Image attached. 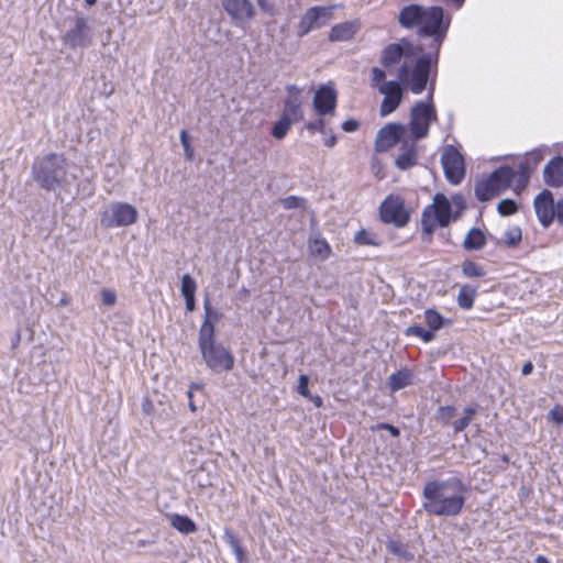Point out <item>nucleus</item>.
I'll return each instance as SVG.
<instances>
[{
	"label": "nucleus",
	"mask_w": 563,
	"mask_h": 563,
	"mask_svg": "<svg viewBox=\"0 0 563 563\" xmlns=\"http://www.w3.org/2000/svg\"><path fill=\"white\" fill-rule=\"evenodd\" d=\"M405 125L401 123H387L376 135L375 148L377 152H386L396 145L402 137Z\"/></svg>",
	"instance_id": "16"
},
{
	"label": "nucleus",
	"mask_w": 563,
	"mask_h": 563,
	"mask_svg": "<svg viewBox=\"0 0 563 563\" xmlns=\"http://www.w3.org/2000/svg\"><path fill=\"white\" fill-rule=\"evenodd\" d=\"M478 405L467 406L463 408L462 416L454 420L453 431L455 434L463 432L474 420L477 413Z\"/></svg>",
	"instance_id": "31"
},
{
	"label": "nucleus",
	"mask_w": 563,
	"mask_h": 563,
	"mask_svg": "<svg viewBox=\"0 0 563 563\" xmlns=\"http://www.w3.org/2000/svg\"><path fill=\"white\" fill-rule=\"evenodd\" d=\"M406 336H418L420 338L424 343L432 342L435 339V334L432 333L429 329L426 330L423 327L413 324L408 327L405 330Z\"/></svg>",
	"instance_id": "39"
},
{
	"label": "nucleus",
	"mask_w": 563,
	"mask_h": 563,
	"mask_svg": "<svg viewBox=\"0 0 563 563\" xmlns=\"http://www.w3.org/2000/svg\"><path fill=\"white\" fill-rule=\"evenodd\" d=\"M378 91L384 95L380 104V115L387 117L397 110L402 101L404 88L397 80H389L378 87Z\"/></svg>",
	"instance_id": "14"
},
{
	"label": "nucleus",
	"mask_w": 563,
	"mask_h": 563,
	"mask_svg": "<svg viewBox=\"0 0 563 563\" xmlns=\"http://www.w3.org/2000/svg\"><path fill=\"white\" fill-rule=\"evenodd\" d=\"M534 561H536V563H551V562L548 560V558H545L544 555H541V554H540V555H538V556L536 558V560H534Z\"/></svg>",
	"instance_id": "63"
},
{
	"label": "nucleus",
	"mask_w": 563,
	"mask_h": 563,
	"mask_svg": "<svg viewBox=\"0 0 563 563\" xmlns=\"http://www.w3.org/2000/svg\"><path fill=\"white\" fill-rule=\"evenodd\" d=\"M185 299V306H186V310L191 312L196 309V297L195 296H188V297H184Z\"/></svg>",
	"instance_id": "58"
},
{
	"label": "nucleus",
	"mask_w": 563,
	"mask_h": 563,
	"mask_svg": "<svg viewBox=\"0 0 563 563\" xmlns=\"http://www.w3.org/2000/svg\"><path fill=\"white\" fill-rule=\"evenodd\" d=\"M373 430H386L390 433L393 438H398L400 435V430L397 427L387 422L377 423L376 427L373 428Z\"/></svg>",
	"instance_id": "50"
},
{
	"label": "nucleus",
	"mask_w": 563,
	"mask_h": 563,
	"mask_svg": "<svg viewBox=\"0 0 563 563\" xmlns=\"http://www.w3.org/2000/svg\"><path fill=\"white\" fill-rule=\"evenodd\" d=\"M424 321L432 333L451 324V320L445 319L440 312L431 308L424 311Z\"/></svg>",
	"instance_id": "32"
},
{
	"label": "nucleus",
	"mask_w": 563,
	"mask_h": 563,
	"mask_svg": "<svg viewBox=\"0 0 563 563\" xmlns=\"http://www.w3.org/2000/svg\"><path fill=\"white\" fill-rule=\"evenodd\" d=\"M336 144V136L332 134L330 137L324 140V145L327 147H333Z\"/></svg>",
	"instance_id": "60"
},
{
	"label": "nucleus",
	"mask_w": 563,
	"mask_h": 563,
	"mask_svg": "<svg viewBox=\"0 0 563 563\" xmlns=\"http://www.w3.org/2000/svg\"><path fill=\"white\" fill-rule=\"evenodd\" d=\"M451 203H453L456 207L457 211L455 213L457 214L465 209V201L461 195L453 196Z\"/></svg>",
	"instance_id": "57"
},
{
	"label": "nucleus",
	"mask_w": 563,
	"mask_h": 563,
	"mask_svg": "<svg viewBox=\"0 0 563 563\" xmlns=\"http://www.w3.org/2000/svg\"><path fill=\"white\" fill-rule=\"evenodd\" d=\"M426 8L423 5L411 3L404 7L398 14V23L402 29L412 30L421 27L423 18L426 16Z\"/></svg>",
	"instance_id": "19"
},
{
	"label": "nucleus",
	"mask_w": 563,
	"mask_h": 563,
	"mask_svg": "<svg viewBox=\"0 0 563 563\" xmlns=\"http://www.w3.org/2000/svg\"><path fill=\"white\" fill-rule=\"evenodd\" d=\"M533 368L534 366L532 362L528 361L522 365L521 373L525 376L530 375L533 372Z\"/></svg>",
	"instance_id": "59"
},
{
	"label": "nucleus",
	"mask_w": 563,
	"mask_h": 563,
	"mask_svg": "<svg viewBox=\"0 0 563 563\" xmlns=\"http://www.w3.org/2000/svg\"><path fill=\"white\" fill-rule=\"evenodd\" d=\"M257 5L264 13H267L269 16H274L276 14L275 0H257Z\"/></svg>",
	"instance_id": "47"
},
{
	"label": "nucleus",
	"mask_w": 563,
	"mask_h": 563,
	"mask_svg": "<svg viewBox=\"0 0 563 563\" xmlns=\"http://www.w3.org/2000/svg\"><path fill=\"white\" fill-rule=\"evenodd\" d=\"M416 54L415 46L407 40L388 44L382 52L380 64L389 68L398 64L402 57H410Z\"/></svg>",
	"instance_id": "15"
},
{
	"label": "nucleus",
	"mask_w": 563,
	"mask_h": 563,
	"mask_svg": "<svg viewBox=\"0 0 563 563\" xmlns=\"http://www.w3.org/2000/svg\"><path fill=\"white\" fill-rule=\"evenodd\" d=\"M434 79L431 80L428 100L417 101L410 110L409 128L415 141L421 140L429 134L430 124L437 121V110L433 104Z\"/></svg>",
	"instance_id": "4"
},
{
	"label": "nucleus",
	"mask_w": 563,
	"mask_h": 563,
	"mask_svg": "<svg viewBox=\"0 0 563 563\" xmlns=\"http://www.w3.org/2000/svg\"><path fill=\"white\" fill-rule=\"evenodd\" d=\"M441 164L446 180L459 185L465 177V164L462 154L453 145H446L441 155Z\"/></svg>",
	"instance_id": "11"
},
{
	"label": "nucleus",
	"mask_w": 563,
	"mask_h": 563,
	"mask_svg": "<svg viewBox=\"0 0 563 563\" xmlns=\"http://www.w3.org/2000/svg\"><path fill=\"white\" fill-rule=\"evenodd\" d=\"M515 177H516V172L511 167L504 165V166L496 168L489 175L488 179H489V183L493 184V186L495 187L497 192L500 194V191L510 187Z\"/></svg>",
	"instance_id": "24"
},
{
	"label": "nucleus",
	"mask_w": 563,
	"mask_h": 563,
	"mask_svg": "<svg viewBox=\"0 0 563 563\" xmlns=\"http://www.w3.org/2000/svg\"><path fill=\"white\" fill-rule=\"evenodd\" d=\"M522 239L521 229L519 227H511L505 232L504 244L508 247H516Z\"/></svg>",
	"instance_id": "41"
},
{
	"label": "nucleus",
	"mask_w": 563,
	"mask_h": 563,
	"mask_svg": "<svg viewBox=\"0 0 563 563\" xmlns=\"http://www.w3.org/2000/svg\"><path fill=\"white\" fill-rule=\"evenodd\" d=\"M67 158L59 153H48L36 157L31 168L34 181L46 191H56L67 185Z\"/></svg>",
	"instance_id": "2"
},
{
	"label": "nucleus",
	"mask_w": 563,
	"mask_h": 563,
	"mask_svg": "<svg viewBox=\"0 0 563 563\" xmlns=\"http://www.w3.org/2000/svg\"><path fill=\"white\" fill-rule=\"evenodd\" d=\"M333 7H312L306 11L298 24V35L305 36L313 29L324 25L332 16Z\"/></svg>",
	"instance_id": "13"
},
{
	"label": "nucleus",
	"mask_w": 563,
	"mask_h": 563,
	"mask_svg": "<svg viewBox=\"0 0 563 563\" xmlns=\"http://www.w3.org/2000/svg\"><path fill=\"white\" fill-rule=\"evenodd\" d=\"M497 211L503 217L512 216L518 211V205L512 199H503L497 205Z\"/></svg>",
	"instance_id": "43"
},
{
	"label": "nucleus",
	"mask_w": 563,
	"mask_h": 563,
	"mask_svg": "<svg viewBox=\"0 0 563 563\" xmlns=\"http://www.w3.org/2000/svg\"><path fill=\"white\" fill-rule=\"evenodd\" d=\"M533 207L540 224L544 229L550 228L555 219L556 201L554 200L553 192L549 189H543L534 197Z\"/></svg>",
	"instance_id": "12"
},
{
	"label": "nucleus",
	"mask_w": 563,
	"mask_h": 563,
	"mask_svg": "<svg viewBox=\"0 0 563 563\" xmlns=\"http://www.w3.org/2000/svg\"><path fill=\"white\" fill-rule=\"evenodd\" d=\"M379 218L384 223L404 228L410 220V213L400 196L389 195L379 206Z\"/></svg>",
	"instance_id": "9"
},
{
	"label": "nucleus",
	"mask_w": 563,
	"mask_h": 563,
	"mask_svg": "<svg viewBox=\"0 0 563 563\" xmlns=\"http://www.w3.org/2000/svg\"><path fill=\"white\" fill-rule=\"evenodd\" d=\"M465 0H452V2L460 9L464 4Z\"/></svg>",
	"instance_id": "64"
},
{
	"label": "nucleus",
	"mask_w": 563,
	"mask_h": 563,
	"mask_svg": "<svg viewBox=\"0 0 563 563\" xmlns=\"http://www.w3.org/2000/svg\"><path fill=\"white\" fill-rule=\"evenodd\" d=\"M305 203V199L297 196H288L282 199V205L285 209H297L301 208Z\"/></svg>",
	"instance_id": "44"
},
{
	"label": "nucleus",
	"mask_w": 563,
	"mask_h": 563,
	"mask_svg": "<svg viewBox=\"0 0 563 563\" xmlns=\"http://www.w3.org/2000/svg\"><path fill=\"white\" fill-rule=\"evenodd\" d=\"M388 553L397 556L404 562L415 560V554L409 550V545L397 539H388L385 543Z\"/></svg>",
	"instance_id": "27"
},
{
	"label": "nucleus",
	"mask_w": 563,
	"mask_h": 563,
	"mask_svg": "<svg viewBox=\"0 0 563 563\" xmlns=\"http://www.w3.org/2000/svg\"><path fill=\"white\" fill-rule=\"evenodd\" d=\"M550 415H551V418L554 422L559 423V424H563V406H555L551 411H550Z\"/></svg>",
	"instance_id": "54"
},
{
	"label": "nucleus",
	"mask_w": 563,
	"mask_h": 563,
	"mask_svg": "<svg viewBox=\"0 0 563 563\" xmlns=\"http://www.w3.org/2000/svg\"><path fill=\"white\" fill-rule=\"evenodd\" d=\"M223 539L232 549L238 563H249L245 550L243 549L240 540L235 537L234 532L231 529L224 530Z\"/></svg>",
	"instance_id": "29"
},
{
	"label": "nucleus",
	"mask_w": 563,
	"mask_h": 563,
	"mask_svg": "<svg viewBox=\"0 0 563 563\" xmlns=\"http://www.w3.org/2000/svg\"><path fill=\"white\" fill-rule=\"evenodd\" d=\"M554 220H556V222L563 227V197L556 200Z\"/></svg>",
	"instance_id": "56"
},
{
	"label": "nucleus",
	"mask_w": 563,
	"mask_h": 563,
	"mask_svg": "<svg viewBox=\"0 0 563 563\" xmlns=\"http://www.w3.org/2000/svg\"><path fill=\"white\" fill-rule=\"evenodd\" d=\"M467 485L459 477L428 482L422 489V508L431 516L456 517L466 501Z\"/></svg>",
	"instance_id": "1"
},
{
	"label": "nucleus",
	"mask_w": 563,
	"mask_h": 563,
	"mask_svg": "<svg viewBox=\"0 0 563 563\" xmlns=\"http://www.w3.org/2000/svg\"><path fill=\"white\" fill-rule=\"evenodd\" d=\"M221 3L235 25H242L255 15V8L250 0H222Z\"/></svg>",
	"instance_id": "17"
},
{
	"label": "nucleus",
	"mask_w": 563,
	"mask_h": 563,
	"mask_svg": "<svg viewBox=\"0 0 563 563\" xmlns=\"http://www.w3.org/2000/svg\"><path fill=\"white\" fill-rule=\"evenodd\" d=\"M462 273L467 278H478L486 275L484 267L471 260H465L462 263Z\"/></svg>",
	"instance_id": "38"
},
{
	"label": "nucleus",
	"mask_w": 563,
	"mask_h": 563,
	"mask_svg": "<svg viewBox=\"0 0 563 563\" xmlns=\"http://www.w3.org/2000/svg\"><path fill=\"white\" fill-rule=\"evenodd\" d=\"M457 219V213H453L452 203L444 194L438 192L433 197V202L423 209L421 216V225L424 231H434L437 225L448 227L452 220Z\"/></svg>",
	"instance_id": "7"
},
{
	"label": "nucleus",
	"mask_w": 563,
	"mask_h": 563,
	"mask_svg": "<svg viewBox=\"0 0 563 563\" xmlns=\"http://www.w3.org/2000/svg\"><path fill=\"white\" fill-rule=\"evenodd\" d=\"M487 239L483 230L479 228H472L463 241L465 251H479L486 245Z\"/></svg>",
	"instance_id": "26"
},
{
	"label": "nucleus",
	"mask_w": 563,
	"mask_h": 563,
	"mask_svg": "<svg viewBox=\"0 0 563 563\" xmlns=\"http://www.w3.org/2000/svg\"><path fill=\"white\" fill-rule=\"evenodd\" d=\"M533 170V166L530 165L529 161H523L518 164L517 175V185L519 187H525L530 179V174Z\"/></svg>",
	"instance_id": "40"
},
{
	"label": "nucleus",
	"mask_w": 563,
	"mask_h": 563,
	"mask_svg": "<svg viewBox=\"0 0 563 563\" xmlns=\"http://www.w3.org/2000/svg\"><path fill=\"white\" fill-rule=\"evenodd\" d=\"M196 290H197L196 280L189 274L183 275L181 287H180L183 297L195 296Z\"/></svg>",
	"instance_id": "42"
},
{
	"label": "nucleus",
	"mask_w": 563,
	"mask_h": 563,
	"mask_svg": "<svg viewBox=\"0 0 563 563\" xmlns=\"http://www.w3.org/2000/svg\"><path fill=\"white\" fill-rule=\"evenodd\" d=\"M137 210L128 202H112L101 213L100 223L104 228L128 227L137 221Z\"/></svg>",
	"instance_id": "8"
},
{
	"label": "nucleus",
	"mask_w": 563,
	"mask_h": 563,
	"mask_svg": "<svg viewBox=\"0 0 563 563\" xmlns=\"http://www.w3.org/2000/svg\"><path fill=\"white\" fill-rule=\"evenodd\" d=\"M543 159V154L541 151L534 150L527 154V157L525 161H529L530 165L533 166V168Z\"/></svg>",
	"instance_id": "52"
},
{
	"label": "nucleus",
	"mask_w": 563,
	"mask_h": 563,
	"mask_svg": "<svg viewBox=\"0 0 563 563\" xmlns=\"http://www.w3.org/2000/svg\"><path fill=\"white\" fill-rule=\"evenodd\" d=\"M180 143L185 152V156L188 161H191L194 157V150L189 142L188 132L186 130H183L180 132Z\"/></svg>",
	"instance_id": "45"
},
{
	"label": "nucleus",
	"mask_w": 563,
	"mask_h": 563,
	"mask_svg": "<svg viewBox=\"0 0 563 563\" xmlns=\"http://www.w3.org/2000/svg\"><path fill=\"white\" fill-rule=\"evenodd\" d=\"M92 38L93 31L89 20L82 14H76L73 25L63 36V42L71 48L88 47L92 43Z\"/></svg>",
	"instance_id": "10"
},
{
	"label": "nucleus",
	"mask_w": 563,
	"mask_h": 563,
	"mask_svg": "<svg viewBox=\"0 0 563 563\" xmlns=\"http://www.w3.org/2000/svg\"><path fill=\"white\" fill-rule=\"evenodd\" d=\"M499 195L492 183H489V179L486 178L482 181H478L475 185V197L479 201H488L493 197Z\"/></svg>",
	"instance_id": "35"
},
{
	"label": "nucleus",
	"mask_w": 563,
	"mask_h": 563,
	"mask_svg": "<svg viewBox=\"0 0 563 563\" xmlns=\"http://www.w3.org/2000/svg\"><path fill=\"white\" fill-rule=\"evenodd\" d=\"M358 128H360V123H358V121H356L354 119L345 120L342 123V129L345 132H355L356 130H358Z\"/></svg>",
	"instance_id": "55"
},
{
	"label": "nucleus",
	"mask_w": 563,
	"mask_h": 563,
	"mask_svg": "<svg viewBox=\"0 0 563 563\" xmlns=\"http://www.w3.org/2000/svg\"><path fill=\"white\" fill-rule=\"evenodd\" d=\"M455 416L456 408L454 406H439L434 412V420L442 427H451L453 429V418Z\"/></svg>",
	"instance_id": "34"
},
{
	"label": "nucleus",
	"mask_w": 563,
	"mask_h": 563,
	"mask_svg": "<svg viewBox=\"0 0 563 563\" xmlns=\"http://www.w3.org/2000/svg\"><path fill=\"white\" fill-rule=\"evenodd\" d=\"M101 299L104 306L112 307L117 302V294L114 290L111 289H102Z\"/></svg>",
	"instance_id": "49"
},
{
	"label": "nucleus",
	"mask_w": 563,
	"mask_h": 563,
	"mask_svg": "<svg viewBox=\"0 0 563 563\" xmlns=\"http://www.w3.org/2000/svg\"><path fill=\"white\" fill-rule=\"evenodd\" d=\"M434 231H424L422 229V241L423 242H427V243H430L432 241V234H433Z\"/></svg>",
	"instance_id": "61"
},
{
	"label": "nucleus",
	"mask_w": 563,
	"mask_h": 563,
	"mask_svg": "<svg viewBox=\"0 0 563 563\" xmlns=\"http://www.w3.org/2000/svg\"><path fill=\"white\" fill-rule=\"evenodd\" d=\"M306 128L311 133H314L317 131L323 133L324 132V120L318 119L316 121H311V122L307 123Z\"/></svg>",
	"instance_id": "53"
},
{
	"label": "nucleus",
	"mask_w": 563,
	"mask_h": 563,
	"mask_svg": "<svg viewBox=\"0 0 563 563\" xmlns=\"http://www.w3.org/2000/svg\"><path fill=\"white\" fill-rule=\"evenodd\" d=\"M354 35V26L352 23L344 22L334 25L329 34V40L331 42H338V41H347L352 38Z\"/></svg>",
	"instance_id": "33"
},
{
	"label": "nucleus",
	"mask_w": 563,
	"mask_h": 563,
	"mask_svg": "<svg viewBox=\"0 0 563 563\" xmlns=\"http://www.w3.org/2000/svg\"><path fill=\"white\" fill-rule=\"evenodd\" d=\"M308 398H309V399H311V400L313 401V404H314V406H316L317 408H320V407L322 406V399H321V397H320V396H311V395H310V397H308Z\"/></svg>",
	"instance_id": "62"
},
{
	"label": "nucleus",
	"mask_w": 563,
	"mask_h": 563,
	"mask_svg": "<svg viewBox=\"0 0 563 563\" xmlns=\"http://www.w3.org/2000/svg\"><path fill=\"white\" fill-rule=\"evenodd\" d=\"M170 526L184 534L194 533L198 530L196 522L186 515L170 514L167 516Z\"/></svg>",
	"instance_id": "28"
},
{
	"label": "nucleus",
	"mask_w": 563,
	"mask_h": 563,
	"mask_svg": "<svg viewBox=\"0 0 563 563\" xmlns=\"http://www.w3.org/2000/svg\"><path fill=\"white\" fill-rule=\"evenodd\" d=\"M477 295V288L473 287L471 285H463L461 286L456 302L457 306L463 310H470L474 306V300Z\"/></svg>",
	"instance_id": "30"
},
{
	"label": "nucleus",
	"mask_w": 563,
	"mask_h": 563,
	"mask_svg": "<svg viewBox=\"0 0 563 563\" xmlns=\"http://www.w3.org/2000/svg\"><path fill=\"white\" fill-rule=\"evenodd\" d=\"M198 345L207 367L212 372L220 374L233 368V354L216 342V335L198 336Z\"/></svg>",
	"instance_id": "5"
},
{
	"label": "nucleus",
	"mask_w": 563,
	"mask_h": 563,
	"mask_svg": "<svg viewBox=\"0 0 563 563\" xmlns=\"http://www.w3.org/2000/svg\"><path fill=\"white\" fill-rule=\"evenodd\" d=\"M426 16L421 27L418 30L420 36L432 37V46L434 52L439 53V49L446 36L450 27L451 16L445 15L444 10L440 5H432L426 8Z\"/></svg>",
	"instance_id": "6"
},
{
	"label": "nucleus",
	"mask_w": 563,
	"mask_h": 563,
	"mask_svg": "<svg viewBox=\"0 0 563 563\" xmlns=\"http://www.w3.org/2000/svg\"><path fill=\"white\" fill-rule=\"evenodd\" d=\"M336 91L329 85L320 86L313 97V108L319 115H327L334 112L336 107Z\"/></svg>",
	"instance_id": "18"
},
{
	"label": "nucleus",
	"mask_w": 563,
	"mask_h": 563,
	"mask_svg": "<svg viewBox=\"0 0 563 563\" xmlns=\"http://www.w3.org/2000/svg\"><path fill=\"white\" fill-rule=\"evenodd\" d=\"M371 75H372L371 79H372L373 86H376L377 84L383 82L386 78L385 71L378 67H373L371 70Z\"/></svg>",
	"instance_id": "51"
},
{
	"label": "nucleus",
	"mask_w": 563,
	"mask_h": 563,
	"mask_svg": "<svg viewBox=\"0 0 563 563\" xmlns=\"http://www.w3.org/2000/svg\"><path fill=\"white\" fill-rule=\"evenodd\" d=\"M292 123H295V121H292L291 119L280 115L279 120L273 124L271 131L272 135L276 140H283L287 135Z\"/></svg>",
	"instance_id": "36"
},
{
	"label": "nucleus",
	"mask_w": 563,
	"mask_h": 563,
	"mask_svg": "<svg viewBox=\"0 0 563 563\" xmlns=\"http://www.w3.org/2000/svg\"><path fill=\"white\" fill-rule=\"evenodd\" d=\"M439 53L422 54L417 58L413 67L404 63L398 70V80L401 86L407 87L413 95H420L432 79L435 80Z\"/></svg>",
	"instance_id": "3"
},
{
	"label": "nucleus",
	"mask_w": 563,
	"mask_h": 563,
	"mask_svg": "<svg viewBox=\"0 0 563 563\" xmlns=\"http://www.w3.org/2000/svg\"><path fill=\"white\" fill-rule=\"evenodd\" d=\"M286 90L288 92V97L285 100V107L282 115L298 122L303 118V112L301 110L300 90L295 85L287 86Z\"/></svg>",
	"instance_id": "20"
},
{
	"label": "nucleus",
	"mask_w": 563,
	"mask_h": 563,
	"mask_svg": "<svg viewBox=\"0 0 563 563\" xmlns=\"http://www.w3.org/2000/svg\"><path fill=\"white\" fill-rule=\"evenodd\" d=\"M298 394L302 397H310L309 391V377L305 374H301L298 378Z\"/></svg>",
	"instance_id": "46"
},
{
	"label": "nucleus",
	"mask_w": 563,
	"mask_h": 563,
	"mask_svg": "<svg viewBox=\"0 0 563 563\" xmlns=\"http://www.w3.org/2000/svg\"><path fill=\"white\" fill-rule=\"evenodd\" d=\"M544 183L550 187H560L563 185V156H555L544 166Z\"/></svg>",
	"instance_id": "22"
},
{
	"label": "nucleus",
	"mask_w": 563,
	"mask_h": 563,
	"mask_svg": "<svg viewBox=\"0 0 563 563\" xmlns=\"http://www.w3.org/2000/svg\"><path fill=\"white\" fill-rule=\"evenodd\" d=\"M330 252H331V249L324 240H316L314 241L313 253H316L322 257H327Z\"/></svg>",
	"instance_id": "48"
},
{
	"label": "nucleus",
	"mask_w": 563,
	"mask_h": 563,
	"mask_svg": "<svg viewBox=\"0 0 563 563\" xmlns=\"http://www.w3.org/2000/svg\"><path fill=\"white\" fill-rule=\"evenodd\" d=\"M354 242L357 245H365V246H378L380 244L377 235L375 233H372L365 229L358 230L354 235Z\"/></svg>",
	"instance_id": "37"
},
{
	"label": "nucleus",
	"mask_w": 563,
	"mask_h": 563,
	"mask_svg": "<svg viewBox=\"0 0 563 563\" xmlns=\"http://www.w3.org/2000/svg\"><path fill=\"white\" fill-rule=\"evenodd\" d=\"M203 310L205 317L198 331V336L216 335L214 327L216 323L221 320L222 313L211 306V301L208 296L203 299Z\"/></svg>",
	"instance_id": "21"
},
{
	"label": "nucleus",
	"mask_w": 563,
	"mask_h": 563,
	"mask_svg": "<svg viewBox=\"0 0 563 563\" xmlns=\"http://www.w3.org/2000/svg\"><path fill=\"white\" fill-rule=\"evenodd\" d=\"M395 164L400 170H408L418 164V153L416 142H404L399 148Z\"/></svg>",
	"instance_id": "23"
},
{
	"label": "nucleus",
	"mask_w": 563,
	"mask_h": 563,
	"mask_svg": "<svg viewBox=\"0 0 563 563\" xmlns=\"http://www.w3.org/2000/svg\"><path fill=\"white\" fill-rule=\"evenodd\" d=\"M413 384V372L407 367H404L387 378V386L390 391H399Z\"/></svg>",
	"instance_id": "25"
}]
</instances>
